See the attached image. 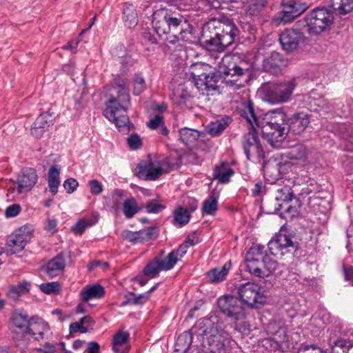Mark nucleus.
Returning <instances> with one entry per match:
<instances>
[{"mask_svg": "<svg viewBox=\"0 0 353 353\" xmlns=\"http://www.w3.org/2000/svg\"><path fill=\"white\" fill-rule=\"evenodd\" d=\"M240 115L245 118L252 126L261 129L263 138L273 148H278L285 139L286 134L285 121L286 119L283 108H277L265 113L263 117L258 116L254 110L252 103L245 101L239 107Z\"/></svg>", "mask_w": 353, "mask_h": 353, "instance_id": "1", "label": "nucleus"}, {"mask_svg": "<svg viewBox=\"0 0 353 353\" xmlns=\"http://www.w3.org/2000/svg\"><path fill=\"white\" fill-rule=\"evenodd\" d=\"M152 24L156 32L160 35H169L176 41H190L192 28L188 20L179 12L170 8H160L152 14Z\"/></svg>", "mask_w": 353, "mask_h": 353, "instance_id": "2", "label": "nucleus"}, {"mask_svg": "<svg viewBox=\"0 0 353 353\" xmlns=\"http://www.w3.org/2000/svg\"><path fill=\"white\" fill-rule=\"evenodd\" d=\"M114 81L117 86L114 90L117 96L112 95L107 101L103 114L109 121L115 123L120 132L127 133L130 130L127 109L130 105L127 82L121 78L115 79Z\"/></svg>", "mask_w": 353, "mask_h": 353, "instance_id": "3", "label": "nucleus"}, {"mask_svg": "<svg viewBox=\"0 0 353 353\" xmlns=\"http://www.w3.org/2000/svg\"><path fill=\"white\" fill-rule=\"evenodd\" d=\"M204 29L203 43L210 50L223 51L234 43L239 30L230 20L210 23Z\"/></svg>", "mask_w": 353, "mask_h": 353, "instance_id": "4", "label": "nucleus"}, {"mask_svg": "<svg viewBox=\"0 0 353 353\" xmlns=\"http://www.w3.org/2000/svg\"><path fill=\"white\" fill-rule=\"evenodd\" d=\"M220 311L233 321L236 330L244 332L250 329V325L244 321L245 312L244 304L237 297L226 294L217 299Z\"/></svg>", "mask_w": 353, "mask_h": 353, "instance_id": "5", "label": "nucleus"}, {"mask_svg": "<svg viewBox=\"0 0 353 353\" xmlns=\"http://www.w3.org/2000/svg\"><path fill=\"white\" fill-rule=\"evenodd\" d=\"M235 57L226 54L218 62L216 70L223 75L225 85L233 90L242 88L247 81L246 70L236 65Z\"/></svg>", "mask_w": 353, "mask_h": 353, "instance_id": "6", "label": "nucleus"}, {"mask_svg": "<svg viewBox=\"0 0 353 353\" xmlns=\"http://www.w3.org/2000/svg\"><path fill=\"white\" fill-rule=\"evenodd\" d=\"M193 330L202 336L203 345H208L212 353L223 349L226 334L222 328L221 323L210 322L208 320L198 322Z\"/></svg>", "mask_w": 353, "mask_h": 353, "instance_id": "7", "label": "nucleus"}, {"mask_svg": "<svg viewBox=\"0 0 353 353\" xmlns=\"http://www.w3.org/2000/svg\"><path fill=\"white\" fill-rule=\"evenodd\" d=\"M332 21L333 15L328 10L316 8L307 14L304 20L299 21L296 26L310 34H318L325 30Z\"/></svg>", "mask_w": 353, "mask_h": 353, "instance_id": "8", "label": "nucleus"}, {"mask_svg": "<svg viewBox=\"0 0 353 353\" xmlns=\"http://www.w3.org/2000/svg\"><path fill=\"white\" fill-rule=\"evenodd\" d=\"M296 86V80L292 79L276 84L265 85L261 92L268 102L272 104L284 103L290 101Z\"/></svg>", "mask_w": 353, "mask_h": 353, "instance_id": "9", "label": "nucleus"}, {"mask_svg": "<svg viewBox=\"0 0 353 353\" xmlns=\"http://www.w3.org/2000/svg\"><path fill=\"white\" fill-rule=\"evenodd\" d=\"M164 165V162L159 158L149 156L138 163L135 173L141 179L154 181L165 173Z\"/></svg>", "mask_w": 353, "mask_h": 353, "instance_id": "10", "label": "nucleus"}, {"mask_svg": "<svg viewBox=\"0 0 353 353\" xmlns=\"http://www.w3.org/2000/svg\"><path fill=\"white\" fill-rule=\"evenodd\" d=\"M248 124L249 131L243 135L242 140L243 150L248 159L260 161L265 156L263 144L257 135L255 123L252 126Z\"/></svg>", "mask_w": 353, "mask_h": 353, "instance_id": "11", "label": "nucleus"}, {"mask_svg": "<svg viewBox=\"0 0 353 353\" xmlns=\"http://www.w3.org/2000/svg\"><path fill=\"white\" fill-rule=\"evenodd\" d=\"M239 294L243 303L252 307L263 305L266 301V296L261 287L254 283H245L240 285Z\"/></svg>", "mask_w": 353, "mask_h": 353, "instance_id": "12", "label": "nucleus"}, {"mask_svg": "<svg viewBox=\"0 0 353 353\" xmlns=\"http://www.w3.org/2000/svg\"><path fill=\"white\" fill-rule=\"evenodd\" d=\"M32 236V228L30 225H25L16 230L7 241V254H14L23 250Z\"/></svg>", "mask_w": 353, "mask_h": 353, "instance_id": "13", "label": "nucleus"}, {"mask_svg": "<svg viewBox=\"0 0 353 353\" xmlns=\"http://www.w3.org/2000/svg\"><path fill=\"white\" fill-rule=\"evenodd\" d=\"M208 68V65L201 63L192 65V75L194 85L201 92H210L217 89V82L214 76L206 72H200V71H206Z\"/></svg>", "mask_w": 353, "mask_h": 353, "instance_id": "14", "label": "nucleus"}, {"mask_svg": "<svg viewBox=\"0 0 353 353\" xmlns=\"http://www.w3.org/2000/svg\"><path fill=\"white\" fill-rule=\"evenodd\" d=\"M268 337L263 341L264 346L278 350L283 343L288 341L286 328L279 327L275 323H269L266 327Z\"/></svg>", "mask_w": 353, "mask_h": 353, "instance_id": "15", "label": "nucleus"}, {"mask_svg": "<svg viewBox=\"0 0 353 353\" xmlns=\"http://www.w3.org/2000/svg\"><path fill=\"white\" fill-rule=\"evenodd\" d=\"M303 39V32L298 28L285 29L279 35V42L282 48L288 52L296 50Z\"/></svg>", "mask_w": 353, "mask_h": 353, "instance_id": "16", "label": "nucleus"}, {"mask_svg": "<svg viewBox=\"0 0 353 353\" xmlns=\"http://www.w3.org/2000/svg\"><path fill=\"white\" fill-rule=\"evenodd\" d=\"M38 181L35 169L25 168L21 170L17 179L16 190L19 194L30 191Z\"/></svg>", "mask_w": 353, "mask_h": 353, "instance_id": "17", "label": "nucleus"}, {"mask_svg": "<svg viewBox=\"0 0 353 353\" xmlns=\"http://www.w3.org/2000/svg\"><path fill=\"white\" fill-rule=\"evenodd\" d=\"M294 198V194L289 186H283L278 188L275 193V199L278 202L276 208L280 210L285 207L286 216L293 217L297 214V210L295 207L289 205L288 202Z\"/></svg>", "mask_w": 353, "mask_h": 353, "instance_id": "18", "label": "nucleus"}, {"mask_svg": "<svg viewBox=\"0 0 353 353\" xmlns=\"http://www.w3.org/2000/svg\"><path fill=\"white\" fill-rule=\"evenodd\" d=\"M282 6L281 19L285 22L293 20L307 8V5L299 0H283Z\"/></svg>", "mask_w": 353, "mask_h": 353, "instance_id": "19", "label": "nucleus"}, {"mask_svg": "<svg viewBox=\"0 0 353 353\" xmlns=\"http://www.w3.org/2000/svg\"><path fill=\"white\" fill-rule=\"evenodd\" d=\"M293 247L291 238L283 233H279L268 243L269 251L273 256L283 255V250Z\"/></svg>", "mask_w": 353, "mask_h": 353, "instance_id": "20", "label": "nucleus"}, {"mask_svg": "<svg viewBox=\"0 0 353 353\" xmlns=\"http://www.w3.org/2000/svg\"><path fill=\"white\" fill-rule=\"evenodd\" d=\"M310 123V116L307 112H299L294 113L288 119L289 130L294 134L303 132Z\"/></svg>", "mask_w": 353, "mask_h": 353, "instance_id": "21", "label": "nucleus"}, {"mask_svg": "<svg viewBox=\"0 0 353 353\" xmlns=\"http://www.w3.org/2000/svg\"><path fill=\"white\" fill-rule=\"evenodd\" d=\"M288 61L279 52H274L263 61V68L267 72L276 74L287 66Z\"/></svg>", "mask_w": 353, "mask_h": 353, "instance_id": "22", "label": "nucleus"}, {"mask_svg": "<svg viewBox=\"0 0 353 353\" xmlns=\"http://www.w3.org/2000/svg\"><path fill=\"white\" fill-rule=\"evenodd\" d=\"M49 332L48 323L42 319L34 317L30 319L26 334H31L36 340L43 339L44 335Z\"/></svg>", "mask_w": 353, "mask_h": 353, "instance_id": "23", "label": "nucleus"}, {"mask_svg": "<svg viewBox=\"0 0 353 353\" xmlns=\"http://www.w3.org/2000/svg\"><path fill=\"white\" fill-rule=\"evenodd\" d=\"M70 258V255L66 253H61L51 259L46 266V271L50 276H57L59 272L62 271L65 266L66 261Z\"/></svg>", "mask_w": 353, "mask_h": 353, "instance_id": "24", "label": "nucleus"}, {"mask_svg": "<svg viewBox=\"0 0 353 353\" xmlns=\"http://www.w3.org/2000/svg\"><path fill=\"white\" fill-rule=\"evenodd\" d=\"M61 168L58 165H52L48 170L47 182L49 190L54 196L58 192V188L61 183Z\"/></svg>", "mask_w": 353, "mask_h": 353, "instance_id": "25", "label": "nucleus"}, {"mask_svg": "<svg viewBox=\"0 0 353 353\" xmlns=\"http://www.w3.org/2000/svg\"><path fill=\"white\" fill-rule=\"evenodd\" d=\"M52 117L46 113L41 114L33 123L31 134L37 138L41 137L52 123Z\"/></svg>", "mask_w": 353, "mask_h": 353, "instance_id": "26", "label": "nucleus"}, {"mask_svg": "<svg viewBox=\"0 0 353 353\" xmlns=\"http://www.w3.org/2000/svg\"><path fill=\"white\" fill-rule=\"evenodd\" d=\"M104 294V289L99 284L85 285L80 292L81 298L85 302L93 299H100L103 296Z\"/></svg>", "mask_w": 353, "mask_h": 353, "instance_id": "27", "label": "nucleus"}, {"mask_svg": "<svg viewBox=\"0 0 353 353\" xmlns=\"http://www.w3.org/2000/svg\"><path fill=\"white\" fill-rule=\"evenodd\" d=\"M11 321L12 325L18 330L16 332L22 334L26 333L30 321L28 320V315L26 312L14 311L12 313Z\"/></svg>", "mask_w": 353, "mask_h": 353, "instance_id": "28", "label": "nucleus"}, {"mask_svg": "<svg viewBox=\"0 0 353 353\" xmlns=\"http://www.w3.org/2000/svg\"><path fill=\"white\" fill-rule=\"evenodd\" d=\"M129 334L125 332H119L114 335L112 341V350L115 353H127L130 350L128 343Z\"/></svg>", "mask_w": 353, "mask_h": 353, "instance_id": "29", "label": "nucleus"}, {"mask_svg": "<svg viewBox=\"0 0 353 353\" xmlns=\"http://www.w3.org/2000/svg\"><path fill=\"white\" fill-rule=\"evenodd\" d=\"M123 19L125 26L131 28L138 23L137 14L134 6L125 3L123 7Z\"/></svg>", "mask_w": 353, "mask_h": 353, "instance_id": "30", "label": "nucleus"}, {"mask_svg": "<svg viewBox=\"0 0 353 353\" xmlns=\"http://www.w3.org/2000/svg\"><path fill=\"white\" fill-rule=\"evenodd\" d=\"M234 174V170L226 163L216 166L214 170V177L221 183H228Z\"/></svg>", "mask_w": 353, "mask_h": 353, "instance_id": "31", "label": "nucleus"}, {"mask_svg": "<svg viewBox=\"0 0 353 353\" xmlns=\"http://www.w3.org/2000/svg\"><path fill=\"white\" fill-rule=\"evenodd\" d=\"M231 268L230 262L225 263L222 267L216 268L208 273V278L212 283H219L225 279Z\"/></svg>", "mask_w": 353, "mask_h": 353, "instance_id": "32", "label": "nucleus"}, {"mask_svg": "<svg viewBox=\"0 0 353 353\" xmlns=\"http://www.w3.org/2000/svg\"><path fill=\"white\" fill-rule=\"evenodd\" d=\"M219 194L212 191L203 203L202 212L205 214L214 215L218 208Z\"/></svg>", "mask_w": 353, "mask_h": 353, "instance_id": "33", "label": "nucleus"}, {"mask_svg": "<svg viewBox=\"0 0 353 353\" xmlns=\"http://www.w3.org/2000/svg\"><path fill=\"white\" fill-rule=\"evenodd\" d=\"M151 231V230H143L138 232H132L125 230L121 232V236L123 239L130 242H141L146 238H149Z\"/></svg>", "mask_w": 353, "mask_h": 353, "instance_id": "34", "label": "nucleus"}, {"mask_svg": "<svg viewBox=\"0 0 353 353\" xmlns=\"http://www.w3.org/2000/svg\"><path fill=\"white\" fill-rule=\"evenodd\" d=\"M199 136V132L192 128H183L179 130L180 140L185 145H190L195 143Z\"/></svg>", "mask_w": 353, "mask_h": 353, "instance_id": "35", "label": "nucleus"}, {"mask_svg": "<svg viewBox=\"0 0 353 353\" xmlns=\"http://www.w3.org/2000/svg\"><path fill=\"white\" fill-rule=\"evenodd\" d=\"M262 263L259 259H254L252 253H248L245 257V267L247 271L257 276H261L263 273L261 266Z\"/></svg>", "mask_w": 353, "mask_h": 353, "instance_id": "36", "label": "nucleus"}, {"mask_svg": "<svg viewBox=\"0 0 353 353\" xmlns=\"http://www.w3.org/2000/svg\"><path fill=\"white\" fill-rule=\"evenodd\" d=\"M161 271L163 270L160 265V259L155 258L145 266L143 272L148 279H153L157 277Z\"/></svg>", "mask_w": 353, "mask_h": 353, "instance_id": "37", "label": "nucleus"}, {"mask_svg": "<svg viewBox=\"0 0 353 353\" xmlns=\"http://www.w3.org/2000/svg\"><path fill=\"white\" fill-rule=\"evenodd\" d=\"M139 210L137 200L134 197H130L123 202V212L127 219L132 218Z\"/></svg>", "mask_w": 353, "mask_h": 353, "instance_id": "38", "label": "nucleus"}, {"mask_svg": "<svg viewBox=\"0 0 353 353\" xmlns=\"http://www.w3.org/2000/svg\"><path fill=\"white\" fill-rule=\"evenodd\" d=\"M332 6L340 14H346L353 10V0H331Z\"/></svg>", "mask_w": 353, "mask_h": 353, "instance_id": "39", "label": "nucleus"}, {"mask_svg": "<svg viewBox=\"0 0 353 353\" xmlns=\"http://www.w3.org/2000/svg\"><path fill=\"white\" fill-rule=\"evenodd\" d=\"M228 125V122L225 119L216 120L208 124L206 131L212 136H218L225 129Z\"/></svg>", "mask_w": 353, "mask_h": 353, "instance_id": "40", "label": "nucleus"}, {"mask_svg": "<svg viewBox=\"0 0 353 353\" xmlns=\"http://www.w3.org/2000/svg\"><path fill=\"white\" fill-rule=\"evenodd\" d=\"M147 126L151 130H157L163 135H168V130L165 125L163 118L161 115H156L147 123Z\"/></svg>", "mask_w": 353, "mask_h": 353, "instance_id": "41", "label": "nucleus"}, {"mask_svg": "<svg viewBox=\"0 0 353 353\" xmlns=\"http://www.w3.org/2000/svg\"><path fill=\"white\" fill-rule=\"evenodd\" d=\"M158 284L152 287L144 294L134 295L133 297L128 299L127 303L132 305H142L145 303L150 298L151 294L157 288Z\"/></svg>", "mask_w": 353, "mask_h": 353, "instance_id": "42", "label": "nucleus"}, {"mask_svg": "<svg viewBox=\"0 0 353 353\" xmlns=\"http://www.w3.org/2000/svg\"><path fill=\"white\" fill-rule=\"evenodd\" d=\"M179 261L177 256L172 252H170L163 259H160V265L163 271L172 270L176 263Z\"/></svg>", "mask_w": 353, "mask_h": 353, "instance_id": "43", "label": "nucleus"}, {"mask_svg": "<svg viewBox=\"0 0 353 353\" xmlns=\"http://www.w3.org/2000/svg\"><path fill=\"white\" fill-rule=\"evenodd\" d=\"M190 217V212L184 208L179 207L174 211V219L181 225L188 223Z\"/></svg>", "mask_w": 353, "mask_h": 353, "instance_id": "44", "label": "nucleus"}, {"mask_svg": "<svg viewBox=\"0 0 353 353\" xmlns=\"http://www.w3.org/2000/svg\"><path fill=\"white\" fill-rule=\"evenodd\" d=\"M145 88V80L139 74L135 75L133 79V93L139 95Z\"/></svg>", "mask_w": 353, "mask_h": 353, "instance_id": "45", "label": "nucleus"}, {"mask_svg": "<svg viewBox=\"0 0 353 353\" xmlns=\"http://www.w3.org/2000/svg\"><path fill=\"white\" fill-rule=\"evenodd\" d=\"M40 289L44 293L50 294L59 293L61 288L58 282H50L40 285Z\"/></svg>", "mask_w": 353, "mask_h": 353, "instance_id": "46", "label": "nucleus"}, {"mask_svg": "<svg viewBox=\"0 0 353 353\" xmlns=\"http://www.w3.org/2000/svg\"><path fill=\"white\" fill-rule=\"evenodd\" d=\"M93 224L90 220L83 219L72 227V231L76 234H81L88 226H91Z\"/></svg>", "mask_w": 353, "mask_h": 353, "instance_id": "47", "label": "nucleus"}, {"mask_svg": "<svg viewBox=\"0 0 353 353\" xmlns=\"http://www.w3.org/2000/svg\"><path fill=\"white\" fill-rule=\"evenodd\" d=\"M262 265L267 270L268 274L274 273L278 268L277 262L268 256L263 259Z\"/></svg>", "mask_w": 353, "mask_h": 353, "instance_id": "48", "label": "nucleus"}, {"mask_svg": "<svg viewBox=\"0 0 353 353\" xmlns=\"http://www.w3.org/2000/svg\"><path fill=\"white\" fill-rule=\"evenodd\" d=\"M63 186L68 194H72L78 188L79 183L75 179L69 178L63 182Z\"/></svg>", "mask_w": 353, "mask_h": 353, "instance_id": "49", "label": "nucleus"}, {"mask_svg": "<svg viewBox=\"0 0 353 353\" xmlns=\"http://www.w3.org/2000/svg\"><path fill=\"white\" fill-rule=\"evenodd\" d=\"M81 319L79 321L72 323L70 325V332L75 333L79 332L80 333H86L88 332V327H85L82 323Z\"/></svg>", "mask_w": 353, "mask_h": 353, "instance_id": "50", "label": "nucleus"}, {"mask_svg": "<svg viewBox=\"0 0 353 353\" xmlns=\"http://www.w3.org/2000/svg\"><path fill=\"white\" fill-rule=\"evenodd\" d=\"M290 158L305 161L307 159L306 151L303 148H294L290 153Z\"/></svg>", "mask_w": 353, "mask_h": 353, "instance_id": "51", "label": "nucleus"}, {"mask_svg": "<svg viewBox=\"0 0 353 353\" xmlns=\"http://www.w3.org/2000/svg\"><path fill=\"white\" fill-rule=\"evenodd\" d=\"M197 3L199 8L205 10L216 8L219 6V3L216 0H198Z\"/></svg>", "mask_w": 353, "mask_h": 353, "instance_id": "52", "label": "nucleus"}, {"mask_svg": "<svg viewBox=\"0 0 353 353\" xmlns=\"http://www.w3.org/2000/svg\"><path fill=\"white\" fill-rule=\"evenodd\" d=\"M88 185L90 188V192L92 194L98 195L103 192V185L97 179L89 181Z\"/></svg>", "mask_w": 353, "mask_h": 353, "instance_id": "53", "label": "nucleus"}, {"mask_svg": "<svg viewBox=\"0 0 353 353\" xmlns=\"http://www.w3.org/2000/svg\"><path fill=\"white\" fill-rule=\"evenodd\" d=\"M145 208L149 213H159L165 208V206L153 200L148 203Z\"/></svg>", "mask_w": 353, "mask_h": 353, "instance_id": "54", "label": "nucleus"}, {"mask_svg": "<svg viewBox=\"0 0 353 353\" xmlns=\"http://www.w3.org/2000/svg\"><path fill=\"white\" fill-rule=\"evenodd\" d=\"M128 144L132 150L139 148L142 144L141 139L137 134L130 136L127 139Z\"/></svg>", "mask_w": 353, "mask_h": 353, "instance_id": "55", "label": "nucleus"}, {"mask_svg": "<svg viewBox=\"0 0 353 353\" xmlns=\"http://www.w3.org/2000/svg\"><path fill=\"white\" fill-rule=\"evenodd\" d=\"M35 350L37 353H56L57 347L55 344L48 342L36 348Z\"/></svg>", "mask_w": 353, "mask_h": 353, "instance_id": "56", "label": "nucleus"}, {"mask_svg": "<svg viewBox=\"0 0 353 353\" xmlns=\"http://www.w3.org/2000/svg\"><path fill=\"white\" fill-rule=\"evenodd\" d=\"M316 105L319 108V112L323 111L325 112H328L334 110L333 103L327 101L324 99H319L317 101Z\"/></svg>", "mask_w": 353, "mask_h": 353, "instance_id": "57", "label": "nucleus"}, {"mask_svg": "<svg viewBox=\"0 0 353 353\" xmlns=\"http://www.w3.org/2000/svg\"><path fill=\"white\" fill-rule=\"evenodd\" d=\"M21 210L20 205L12 204L6 209L5 214L7 217H14L19 214Z\"/></svg>", "mask_w": 353, "mask_h": 353, "instance_id": "58", "label": "nucleus"}, {"mask_svg": "<svg viewBox=\"0 0 353 353\" xmlns=\"http://www.w3.org/2000/svg\"><path fill=\"white\" fill-rule=\"evenodd\" d=\"M188 248V243H183L179 245L177 250H173L172 252L174 253V255L176 256L177 259L180 261L186 254Z\"/></svg>", "mask_w": 353, "mask_h": 353, "instance_id": "59", "label": "nucleus"}, {"mask_svg": "<svg viewBox=\"0 0 353 353\" xmlns=\"http://www.w3.org/2000/svg\"><path fill=\"white\" fill-rule=\"evenodd\" d=\"M299 353H323L319 348L314 345H303L300 348Z\"/></svg>", "mask_w": 353, "mask_h": 353, "instance_id": "60", "label": "nucleus"}, {"mask_svg": "<svg viewBox=\"0 0 353 353\" xmlns=\"http://www.w3.org/2000/svg\"><path fill=\"white\" fill-rule=\"evenodd\" d=\"M124 196L123 191L121 190H115L112 194V201L115 206L118 207Z\"/></svg>", "mask_w": 353, "mask_h": 353, "instance_id": "61", "label": "nucleus"}, {"mask_svg": "<svg viewBox=\"0 0 353 353\" xmlns=\"http://www.w3.org/2000/svg\"><path fill=\"white\" fill-rule=\"evenodd\" d=\"M257 4L252 3L251 1L248 0V6L246 8L247 12L252 16L258 14L263 8H258Z\"/></svg>", "mask_w": 353, "mask_h": 353, "instance_id": "62", "label": "nucleus"}, {"mask_svg": "<svg viewBox=\"0 0 353 353\" xmlns=\"http://www.w3.org/2000/svg\"><path fill=\"white\" fill-rule=\"evenodd\" d=\"M257 4L252 3L251 1L248 0V6L246 8L247 12L252 16L258 14L263 8H258Z\"/></svg>", "mask_w": 353, "mask_h": 353, "instance_id": "63", "label": "nucleus"}, {"mask_svg": "<svg viewBox=\"0 0 353 353\" xmlns=\"http://www.w3.org/2000/svg\"><path fill=\"white\" fill-rule=\"evenodd\" d=\"M21 294L22 293L17 286L11 287L8 292V296L13 301L17 300Z\"/></svg>", "mask_w": 353, "mask_h": 353, "instance_id": "64", "label": "nucleus"}]
</instances>
